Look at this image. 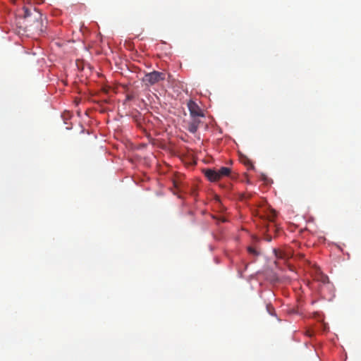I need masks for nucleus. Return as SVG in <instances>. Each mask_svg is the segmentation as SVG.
Listing matches in <instances>:
<instances>
[{
	"label": "nucleus",
	"mask_w": 361,
	"mask_h": 361,
	"mask_svg": "<svg viewBox=\"0 0 361 361\" xmlns=\"http://www.w3.org/2000/svg\"><path fill=\"white\" fill-rule=\"evenodd\" d=\"M173 187H174V188H175L176 190L180 191V183H179L178 182H177V181L174 180V181H173Z\"/></svg>",
	"instance_id": "nucleus-8"
},
{
	"label": "nucleus",
	"mask_w": 361,
	"mask_h": 361,
	"mask_svg": "<svg viewBox=\"0 0 361 361\" xmlns=\"http://www.w3.org/2000/svg\"><path fill=\"white\" fill-rule=\"evenodd\" d=\"M200 117H191V121L188 122V130L190 133L195 134L197 131L200 123Z\"/></svg>",
	"instance_id": "nucleus-4"
},
{
	"label": "nucleus",
	"mask_w": 361,
	"mask_h": 361,
	"mask_svg": "<svg viewBox=\"0 0 361 361\" xmlns=\"http://www.w3.org/2000/svg\"><path fill=\"white\" fill-rule=\"evenodd\" d=\"M266 240H267V241H271V237L267 236V238H266Z\"/></svg>",
	"instance_id": "nucleus-10"
},
{
	"label": "nucleus",
	"mask_w": 361,
	"mask_h": 361,
	"mask_svg": "<svg viewBox=\"0 0 361 361\" xmlns=\"http://www.w3.org/2000/svg\"><path fill=\"white\" fill-rule=\"evenodd\" d=\"M231 169L228 167H221L219 170L206 169L204 171L205 176L212 182H216L224 176H229Z\"/></svg>",
	"instance_id": "nucleus-1"
},
{
	"label": "nucleus",
	"mask_w": 361,
	"mask_h": 361,
	"mask_svg": "<svg viewBox=\"0 0 361 361\" xmlns=\"http://www.w3.org/2000/svg\"><path fill=\"white\" fill-rule=\"evenodd\" d=\"M23 13L22 14V16H23V18L25 20H27V22H29L28 18H30L32 16L31 11L26 7H23Z\"/></svg>",
	"instance_id": "nucleus-6"
},
{
	"label": "nucleus",
	"mask_w": 361,
	"mask_h": 361,
	"mask_svg": "<svg viewBox=\"0 0 361 361\" xmlns=\"http://www.w3.org/2000/svg\"><path fill=\"white\" fill-rule=\"evenodd\" d=\"M188 108L190 111V117H204V114L203 111L200 109L198 104L190 100L188 102Z\"/></svg>",
	"instance_id": "nucleus-3"
},
{
	"label": "nucleus",
	"mask_w": 361,
	"mask_h": 361,
	"mask_svg": "<svg viewBox=\"0 0 361 361\" xmlns=\"http://www.w3.org/2000/svg\"><path fill=\"white\" fill-rule=\"evenodd\" d=\"M247 251L249 252V253L252 254L254 255H258V252L255 250V249L252 247H249L247 248Z\"/></svg>",
	"instance_id": "nucleus-7"
},
{
	"label": "nucleus",
	"mask_w": 361,
	"mask_h": 361,
	"mask_svg": "<svg viewBox=\"0 0 361 361\" xmlns=\"http://www.w3.org/2000/svg\"><path fill=\"white\" fill-rule=\"evenodd\" d=\"M275 255L277 258H283V254L281 252H279L274 250Z\"/></svg>",
	"instance_id": "nucleus-9"
},
{
	"label": "nucleus",
	"mask_w": 361,
	"mask_h": 361,
	"mask_svg": "<svg viewBox=\"0 0 361 361\" xmlns=\"http://www.w3.org/2000/svg\"><path fill=\"white\" fill-rule=\"evenodd\" d=\"M247 162H248V164H250L251 165L252 167H253V166H252V164L250 161L248 160Z\"/></svg>",
	"instance_id": "nucleus-11"
},
{
	"label": "nucleus",
	"mask_w": 361,
	"mask_h": 361,
	"mask_svg": "<svg viewBox=\"0 0 361 361\" xmlns=\"http://www.w3.org/2000/svg\"><path fill=\"white\" fill-rule=\"evenodd\" d=\"M164 74L158 71L147 73L144 78V82L149 85H153L161 80H164Z\"/></svg>",
	"instance_id": "nucleus-2"
},
{
	"label": "nucleus",
	"mask_w": 361,
	"mask_h": 361,
	"mask_svg": "<svg viewBox=\"0 0 361 361\" xmlns=\"http://www.w3.org/2000/svg\"><path fill=\"white\" fill-rule=\"evenodd\" d=\"M267 232H269V227L267 228Z\"/></svg>",
	"instance_id": "nucleus-12"
},
{
	"label": "nucleus",
	"mask_w": 361,
	"mask_h": 361,
	"mask_svg": "<svg viewBox=\"0 0 361 361\" xmlns=\"http://www.w3.org/2000/svg\"><path fill=\"white\" fill-rule=\"evenodd\" d=\"M276 216V211H274V209H270L267 212L265 217L266 219L268 220L269 222H273Z\"/></svg>",
	"instance_id": "nucleus-5"
}]
</instances>
